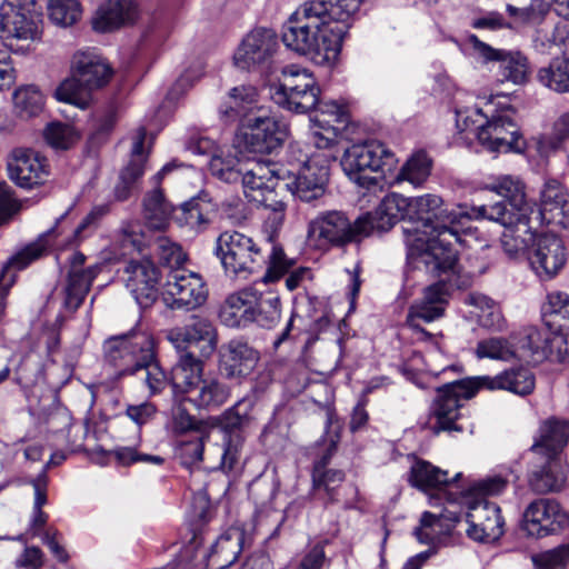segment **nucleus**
I'll use <instances>...</instances> for the list:
<instances>
[{
  "label": "nucleus",
  "instance_id": "obj_1",
  "mask_svg": "<svg viewBox=\"0 0 569 569\" xmlns=\"http://www.w3.org/2000/svg\"><path fill=\"white\" fill-rule=\"evenodd\" d=\"M471 218L472 210H449L435 193L408 198L392 192L378 206L379 231H387L403 220L407 258L417 261V267L423 264L432 271L452 270L458 259L455 244L462 241L461 232L468 230L465 224Z\"/></svg>",
  "mask_w": 569,
  "mask_h": 569
},
{
  "label": "nucleus",
  "instance_id": "obj_2",
  "mask_svg": "<svg viewBox=\"0 0 569 569\" xmlns=\"http://www.w3.org/2000/svg\"><path fill=\"white\" fill-rule=\"evenodd\" d=\"M362 0H309L282 26L281 40L291 51L319 66L333 62L350 20Z\"/></svg>",
  "mask_w": 569,
  "mask_h": 569
},
{
  "label": "nucleus",
  "instance_id": "obj_3",
  "mask_svg": "<svg viewBox=\"0 0 569 569\" xmlns=\"http://www.w3.org/2000/svg\"><path fill=\"white\" fill-rule=\"evenodd\" d=\"M535 388L536 376L523 366L511 367L493 377L480 376L445 383L437 389L429 416V429L433 435L462 432V401L472 398L479 389L505 390L526 397L531 395Z\"/></svg>",
  "mask_w": 569,
  "mask_h": 569
},
{
  "label": "nucleus",
  "instance_id": "obj_4",
  "mask_svg": "<svg viewBox=\"0 0 569 569\" xmlns=\"http://www.w3.org/2000/svg\"><path fill=\"white\" fill-rule=\"evenodd\" d=\"M216 254L230 277L248 279L267 266L262 277L264 283L278 281L295 264L293 260L287 258L281 246L272 244L270 253L266 256L253 238L236 230L219 234Z\"/></svg>",
  "mask_w": 569,
  "mask_h": 569
},
{
  "label": "nucleus",
  "instance_id": "obj_5",
  "mask_svg": "<svg viewBox=\"0 0 569 569\" xmlns=\"http://www.w3.org/2000/svg\"><path fill=\"white\" fill-rule=\"evenodd\" d=\"M104 362L113 368L118 377L144 373V383L151 396L160 393L167 386V373L157 360L156 341L152 335L139 329L113 336L103 343Z\"/></svg>",
  "mask_w": 569,
  "mask_h": 569
},
{
  "label": "nucleus",
  "instance_id": "obj_6",
  "mask_svg": "<svg viewBox=\"0 0 569 569\" xmlns=\"http://www.w3.org/2000/svg\"><path fill=\"white\" fill-rule=\"evenodd\" d=\"M491 190L505 201L473 207V218L488 219L506 227L501 246L510 258H516L527 248V242L519 232L527 233L530 230L531 208L526 199L525 184L519 179L507 176L493 183Z\"/></svg>",
  "mask_w": 569,
  "mask_h": 569
},
{
  "label": "nucleus",
  "instance_id": "obj_7",
  "mask_svg": "<svg viewBox=\"0 0 569 569\" xmlns=\"http://www.w3.org/2000/svg\"><path fill=\"white\" fill-rule=\"evenodd\" d=\"M378 208L367 212L353 222L345 212L330 210L319 213L309 223V239L319 249L341 248L368 237L373 230L379 231Z\"/></svg>",
  "mask_w": 569,
  "mask_h": 569
},
{
  "label": "nucleus",
  "instance_id": "obj_8",
  "mask_svg": "<svg viewBox=\"0 0 569 569\" xmlns=\"http://www.w3.org/2000/svg\"><path fill=\"white\" fill-rule=\"evenodd\" d=\"M415 262L418 263L417 261ZM421 267L431 276L439 277L440 280L427 287L422 298L410 306L406 323L411 329L426 333L420 326L421 321L431 322L442 317L450 292L453 289L468 288L472 282V278L469 273L462 272L458 260L452 270L439 268L432 271L427 266L420 264L419 268Z\"/></svg>",
  "mask_w": 569,
  "mask_h": 569
},
{
  "label": "nucleus",
  "instance_id": "obj_9",
  "mask_svg": "<svg viewBox=\"0 0 569 569\" xmlns=\"http://www.w3.org/2000/svg\"><path fill=\"white\" fill-rule=\"evenodd\" d=\"M340 163L352 181L369 189L378 184V178L371 173L391 170L396 163V157L382 142L370 140L348 148Z\"/></svg>",
  "mask_w": 569,
  "mask_h": 569
},
{
  "label": "nucleus",
  "instance_id": "obj_10",
  "mask_svg": "<svg viewBox=\"0 0 569 569\" xmlns=\"http://www.w3.org/2000/svg\"><path fill=\"white\" fill-rule=\"evenodd\" d=\"M321 90L311 72L298 66L282 70V79L271 98L279 107L295 113H308L319 103Z\"/></svg>",
  "mask_w": 569,
  "mask_h": 569
},
{
  "label": "nucleus",
  "instance_id": "obj_11",
  "mask_svg": "<svg viewBox=\"0 0 569 569\" xmlns=\"http://www.w3.org/2000/svg\"><path fill=\"white\" fill-rule=\"evenodd\" d=\"M42 7L37 0H4L0 4V37L34 40L40 34Z\"/></svg>",
  "mask_w": 569,
  "mask_h": 569
},
{
  "label": "nucleus",
  "instance_id": "obj_12",
  "mask_svg": "<svg viewBox=\"0 0 569 569\" xmlns=\"http://www.w3.org/2000/svg\"><path fill=\"white\" fill-rule=\"evenodd\" d=\"M459 503L467 507V535L469 538L490 542L498 540L505 532V519L500 507L487 499H477L470 495L459 497Z\"/></svg>",
  "mask_w": 569,
  "mask_h": 569
},
{
  "label": "nucleus",
  "instance_id": "obj_13",
  "mask_svg": "<svg viewBox=\"0 0 569 569\" xmlns=\"http://www.w3.org/2000/svg\"><path fill=\"white\" fill-rule=\"evenodd\" d=\"M163 296L171 309L193 310L204 303L207 290L199 273L176 268L166 273Z\"/></svg>",
  "mask_w": 569,
  "mask_h": 569
},
{
  "label": "nucleus",
  "instance_id": "obj_14",
  "mask_svg": "<svg viewBox=\"0 0 569 569\" xmlns=\"http://www.w3.org/2000/svg\"><path fill=\"white\" fill-rule=\"evenodd\" d=\"M335 157L328 152H316L308 157L293 179L288 178L286 187L301 201L310 202L325 194L329 179V166Z\"/></svg>",
  "mask_w": 569,
  "mask_h": 569
},
{
  "label": "nucleus",
  "instance_id": "obj_15",
  "mask_svg": "<svg viewBox=\"0 0 569 569\" xmlns=\"http://www.w3.org/2000/svg\"><path fill=\"white\" fill-rule=\"evenodd\" d=\"M286 136V130L274 118L261 113L239 124L237 131L238 142L254 153L273 152L283 143Z\"/></svg>",
  "mask_w": 569,
  "mask_h": 569
},
{
  "label": "nucleus",
  "instance_id": "obj_16",
  "mask_svg": "<svg viewBox=\"0 0 569 569\" xmlns=\"http://www.w3.org/2000/svg\"><path fill=\"white\" fill-rule=\"evenodd\" d=\"M277 46V36L272 29L256 28L237 48L233 63L241 70L260 71L269 66Z\"/></svg>",
  "mask_w": 569,
  "mask_h": 569
},
{
  "label": "nucleus",
  "instance_id": "obj_17",
  "mask_svg": "<svg viewBox=\"0 0 569 569\" xmlns=\"http://www.w3.org/2000/svg\"><path fill=\"white\" fill-rule=\"evenodd\" d=\"M479 142L493 152L522 153L527 147L518 123L507 112L492 116L478 128Z\"/></svg>",
  "mask_w": 569,
  "mask_h": 569
},
{
  "label": "nucleus",
  "instance_id": "obj_18",
  "mask_svg": "<svg viewBox=\"0 0 569 569\" xmlns=\"http://www.w3.org/2000/svg\"><path fill=\"white\" fill-rule=\"evenodd\" d=\"M569 527V513L551 498L532 501L523 513V529L529 536L542 538Z\"/></svg>",
  "mask_w": 569,
  "mask_h": 569
},
{
  "label": "nucleus",
  "instance_id": "obj_19",
  "mask_svg": "<svg viewBox=\"0 0 569 569\" xmlns=\"http://www.w3.org/2000/svg\"><path fill=\"white\" fill-rule=\"evenodd\" d=\"M168 339L180 352L194 350L204 359L214 352L218 343L214 326L200 317H192L189 323L171 329Z\"/></svg>",
  "mask_w": 569,
  "mask_h": 569
},
{
  "label": "nucleus",
  "instance_id": "obj_20",
  "mask_svg": "<svg viewBox=\"0 0 569 569\" xmlns=\"http://www.w3.org/2000/svg\"><path fill=\"white\" fill-rule=\"evenodd\" d=\"M315 116L311 121V139L318 149L331 148L349 121L347 110L336 101H323L319 97V103L312 110Z\"/></svg>",
  "mask_w": 569,
  "mask_h": 569
},
{
  "label": "nucleus",
  "instance_id": "obj_21",
  "mask_svg": "<svg viewBox=\"0 0 569 569\" xmlns=\"http://www.w3.org/2000/svg\"><path fill=\"white\" fill-rule=\"evenodd\" d=\"M528 260L531 269L541 280H550L567 262L566 247L553 233L539 234L529 250Z\"/></svg>",
  "mask_w": 569,
  "mask_h": 569
},
{
  "label": "nucleus",
  "instance_id": "obj_22",
  "mask_svg": "<svg viewBox=\"0 0 569 569\" xmlns=\"http://www.w3.org/2000/svg\"><path fill=\"white\" fill-rule=\"evenodd\" d=\"M147 130L139 127L133 137L128 163L121 169L114 186V198L118 201L128 200L139 190L140 180L144 173L150 149L146 148Z\"/></svg>",
  "mask_w": 569,
  "mask_h": 569
},
{
  "label": "nucleus",
  "instance_id": "obj_23",
  "mask_svg": "<svg viewBox=\"0 0 569 569\" xmlns=\"http://www.w3.org/2000/svg\"><path fill=\"white\" fill-rule=\"evenodd\" d=\"M7 169L9 178L23 189L43 184L49 176L47 159L31 149H14Z\"/></svg>",
  "mask_w": 569,
  "mask_h": 569
},
{
  "label": "nucleus",
  "instance_id": "obj_24",
  "mask_svg": "<svg viewBox=\"0 0 569 569\" xmlns=\"http://www.w3.org/2000/svg\"><path fill=\"white\" fill-rule=\"evenodd\" d=\"M467 40L472 46L475 52L481 57L485 62L496 61L500 63L503 80L511 81L516 84L527 81L529 62L527 57L521 52L495 49L481 41L476 34H469Z\"/></svg>",
  "mask_w": 569,
  "mask_h": 569
},
{
  "label": "nucleus",
  "instance_id": "obj_25",
  "mask_svg": "<svg viewBox=\"0 0 569 569\" xmlns=\"http://www.w3.org/2000/svg\"><path fill=\"white\" fill-rule=\"evenodd\" d=\"M127 288L142 308L150 307L158 299V284L162 271L148 259L131 260L126 266Z\"/></svg>",
  "mask_w": 569,
  "mask_h": 569
},
{
  "label": "nucleus",
  "instance_id": "obj_26",
  "mask_svg": "<svg viewBox=\"0 0 569 569\" xmlns=\"http://www.w3.org/2000/svg\"><path fill=\"white\" fill-rule=\"evenodd\" d=\"M86 256L81 252H73L69 258L70 269L67 274L64 287L63 306L67 310L74 312L82 305L92 282L99 274L100 264H92L83 268Z\"/></svg>",
  "mask_w": 569,
  "mask_h": 569
},
{
  "label": "nucleus",
  "instance_id": "obj_27",
  "mask_svg": "<svg viewBox=\"0 0 569 569\" xmlns=\"http://www.w3.org/2000/svg\"><path fill=\"white\" fill-rule=\"evenodd\" d=\"M547 310L555 319H562L569 328V295L562 291H552L547 296ZM547 360L552 362L569 361V332L551 331L547 329Z\"/></svg>",
  "mask_w": 569,
  "mask_h": 569
},
{
  "label": "nucleus",
  "instance_id": "obj_28",
  "mask_svg": "<svg viewBox=\"0 0 569 569\" xmlns=\"http://www.w3.org/2000/svg\"><path fill=\"white\" fill-rule=\"evenodd\" d=\"M259 352L242 339H232L220 350L219 370L228 379L243 378L252 372Z\"/></svg>",
  "mask_w": 569,
  "mask_h": 569
},
{
  "label": "nucleus",
  "instance_id": "obj_29",
  "mask_svg": "<svg viewBox=\"0 0 569 569\" xmlns=\"http://www.w3.org/2000/svg\"><path fill=\"white\" fill-rule=\"evenodd\" d=\"M274 163L261 160H247L241 171V179L246 197L251 194H261L269 189H286L290 184L287 183L284 176L274 169Z\"/></svg>",
  "mask_w": 569,
  "mask_h": 569
},
{
  "label": "nucleus",
  "instance_id": "obj_30",
  "mask_svg": "<svg viewBox=\"0 0 569 569\" xmlns=\"http://www.w3.org/2000/svg\"><path fill=\"white\" fill-rule=\"evenodd\" d=\"M72 72L82 87L90 91L102 88L112 77L111 67L96 50L74 53Z\"/></svg>",
  "mask_w": 569,
  "mask_h": 569
},
{
  "label": "nucleus",
  "instance_id": "obj_31",
  "mask_svg": "<svg viewBox=\"0 0 569 569\" xmlns=\"http://www.w3.org/2000/svg\"><path fill=\"white\" fill-rule=\"evenodd\" d=\"M258 302V291L244 288L227 297L219 311L221 322L230 328H246L253 323V308Z\"/></svg>",
  "mask_w": 569,
  "mask_h": 569
},
{
  "label": "nucleus",
  "instance_id": "obj_32",
  "mask_svg": "<svg viewBox=\"0 0 569 569\" xmlns=\"http://www.w3.org/2000/svg\"><path fill=\"white\" fill-rule=\"evenodd\" d=\"M569 442V420L550 418L541 425L530 450L540 457L562 458Z\"/></svg>",
  "mask_w": 569,
  "mask_h": 569
},
{
  "label": "nucleus",
  "instance_id": "obj_33",
  "mask_svg": "<svg viewBox=\"0 0 569 569\" xmlns=\"http://www.w3.org/2000/svg\"><path fill=\"white\" fill-rule=\"evenodd\" d=\"M203 361L197 357L194 350L180 352V356L171 369L170 377L167 376L168 385L177 393L190 396L193 389L203 380Z\"/></svg>",
  "mask_w": 569,
  "mask_h": 569
},
{
  "label": "nucleus",
  "instance_id": "obj_34",
  "mask_svg": "<svg viewBox=\"0 0 569 569\" xmlns=\"http://www.w3.org/2000/svg\"><path fill=\"white\" fill-rule=\"evenodd\" d=\"M515 359L537 366L547 360V329L527 327L511 336Z\"/></svg>",
  "mask_w": 569,
  "mask_h": 569
},
{
  "label": "nucleus",
  "instance_id": "obj_35",
  "mask_svg": "<svg viewBox=\"0 0 569 569\" xmlns=\"http://www.w3.org/2000/svg\"><path fill=\"white\" fill-rule=\"evenodd\" d=\"M545 462L529 476V486L537 493L559 492L566 488L568 465L563 458L541 457Z\"/></svg>",
  "mask_w": 569,
  "mask_h": 569
},
{
  "label": "nucleus",
  "instance_id": "obj_36",
  "mask_svg": "<svg viewBox=\"0 0 569 569\" xmlns=\"http://www.w3.org/2000/svg\"><path fill=\"white\" fill-rule=\"evenodd\" d=\"M216 204L207 191L199 192L188 201L181 203L174 211V221L180 226L201 232L211 223V216Z\"/></svg>",
  "mask_w": 569,
  "mask_h": 569
},
{
  "label": "nucleus",
  "instance_id": "obj_37",
  "mask_svg": "<svg viewBox=\"0 0 569 569\" xmlns=\"http://www.w3.org/2000/svg\"><path fill=\"white\" fill-rule=\"evenodd\" d=\"M138 14L134 0H107L92 19V27L99 32H109L132 23Z\"/></svg>",
  "mask_w": 569,
  "mask_h": 569
},
{
  "label": "nucleus",
  "instance_id": "obj_38",
  "mask_svg": "<svg viewBox=\"0 0 569 569\" xmlns=\"http://www.w3.org/2000/svg\"><path fill=\"white\" fill-rule=\"evenodd\" d=\"M220 112L229 121H239V124L246 122L250 117L260 114L257 89L252 86L232 88Z\"/></svg>",
  "mask_w": 569,
  "mask_h": 569
},
{
  "label": "nucleus",
  "instance_id": "obj_39",
  "mask_svg": "<svg viewBox=\"0 0 569 569\" xmlns=\"http://www.w3.org/2000/svg\"><path fill=\"white\" fill-rule=\"evenodd\" d=\"M540 213H550L549 219L559 218V222L569 228V193L557 179H547L540 190Z\"/></svg>",
  "mask_w": 569,
  "mask_h": 569
},
{
  "label": "nucleus",
  "instance_id": "obj_40",
  "mask_svg": "<svg viewBox=\"0 0 569 569\" xmlns=\"http://www.w3.org/2000/svg\"><path fill=\"white\" fill-rule=\"evenodd\" d=\"M230 395V387L219 378H203L187 400L198 409L217 410L228 401Z\"/></svg>",
  "mask_w": 569,
  "mask_h": 569
},
{
  "label": "nucleus",
  "instance_id": "obj_41",
  "mask_svg": "<svg viewBox=\"0 0 569 569\" xmlns=\"http://www.w3.org/2000/svg\"><path fill=\"white\" fill-rule=\"evenodd\" d=\"M44 246L41 243H32L27 246L22 251L12 257L6 266L0 270V318L4 313L6 297L10 287L14 282V274L11 268L21 270L29 266L32 261L42 256Z\"/></svg>",
  "mask_w": 569,
  "mask_h": 569
},
{
  "label": "nucleus",
  "instance_id": "obj_42",
  "mask_svg": "<svg viewBox=\"0 0 569 569\" xmlns=\"http://www.w3.org/2000/svg\"><path fill=\"white\" fill-rule=\"evenodd\" d=\"M174 211L176 208L166 200L159 186L143 198V218L150 229H164L170 217L174 219Z\"/></svg>",
  "mask_w": 569,
  "mask_h": 569
},
{
  "label": "nucleus",
  "instance_id": "obj_43",
  "mask_svg": "<svg viewBox=\"0 0 569 569\" xmlns=\"http://www.w3.org/2000/svg\"><path fill=\"white\" fill-rule=\"evenodd\" d=\"M409 481L421 490L440 489L450 485L447 471L425 460H417L411 466Z\"/></svg>",
  "mask_w": 569,
  "mask_h": 569
},
{
  "label": "nucleus",
  "instance_id": "obj_44",
  "mask_svg": "<svg viewBox=\"0 0 569 569\" xmlns=\"http://www.w3.org/2000/svg\"><path fill=\"white\" fill-rule=\"evenodd\" d=\"M538 80L558 93L569 92V58L556 57L538 71Z\"/></svg>",
  "mask_w": 569,
  "mask_h": 569
},
{
  "label": "nucleus",
  "instance_id": "obj_45",
  "mask_svg": "<svg viewBox=\"0 0 569 569\" xmlns=\"http://www.w3.org/2000/svg\"><path fill=\"white\" fill-rule=\"evenodd\" d=\"M13 108L21 119H30L39 116L44 107V97L38 87L23 86L13 92Z\"/></svg>",
  "mask_w": 569,
  "mask_h": 569
},
{
  "label": "nucleus",
  "instance_id": "obj_46",
  "mask_svg": "<svg viewBox=\"0 0 569 569\" xmlns=\"http://www.w3.org/2000/svg\"><path fill=\"white\" fill-rule=\"evenodd\" d=\"M432 169V159L423 151H417L403 163L398 179L408 181L415 187L422 186L429 178Z\"/></svg>",
  "mask_w": 569,
  "mask_h": 569
},
{
  "label": "nucleus",
  "instance_id": "obj_47",
  "mask_svg": "<svg viewBox=\"0 0 569 569\" xmlns=\"http://www.w3.org/2000/svg\"><path fill=\"white\" fill-rule=\"evenodd\" d=\"M345 481V472L338 469L312 471V488L317 492H323L326 506L340 501V490Z\"/></svg>",
  "mask_w": 569,
  "mask_h": 569
},
{
  "label": "nucleus",
  "instance_id": "obj_48",
  "mask_svg": "<svg viewBox=\"0 0 569 569\" xmlns=\"http://www.w3.org/2000/svg\"><path fill=\"white\" fill-rule=\"evenodd\" d=\"M244 162L232 154H218L210 159L209 170L218 179L228 183H236L240 182Z\"/></svg>",
  "mask_w": 569,
  "mask_h": 569
},
{
  "label": "nucleus",
  "instance_id": "obj_49",
  "mask_svg": "<svg viewBox=\"0 0 569 569\" xmlns=\"http://www.w3.org/2000/svg\"><path fill=\"white\" fill-rule=\"evenodd\" d=\"M280 298L274 295L262 296L258 292V302L253 308V317L261 328H273L281 318Z\"/></svg>",
  "mask_w": 569,
  "mask_h": 569
},
{
  "label": "nucleus",
  "instance_id": "obj_50",
  "mask_svg": "<svg viewBox=\"0 0 569 569\" xmlns=\"http://www.w3.org/2000/svg\"><path fill=\"white\" fill-rule=\"evenodd\" d=\"M252 407L251 399L243 398L237 401L219 417V426L227 432L244 428L250 422Z\"/></svg>",
  "mask_w": 569,
  "mask_h": 569
},
{
  "label": "nucleus",
  "instance_id": "obj_51",
  "mask_svg": "<svg viewBox=\"0 0 569 569\" xmlns=\"http://www.w3.org/2000/svg\"><path fill=\"white\" fill-rule=\"evenodd\" d=\"M286 190L287 189H269L266 192H261L260 196H249L251 201H254L270 210L267 222L274 230L282 226L286 217V203L281 199H278V193Z\"/></svg>",
  "mask_w": 569,
  "mask_h": 569
},
{
  "label": "nucleus",
  "instance_id": "obj_52",
  "mask_svg": "<svg viewBox=\"0 0 569 569\" xmlns=\"http://www.w3.org/2000/svg\"><path fill=\"white\" fill-rule=\"evenodd\" d=\"M513 341L502 337H492L477 343L476 355L479 359L510 361L515 359Z\"/></svg>",
  "mask_w": 569,
  "mask_h": 569
},
{
  "label": "nucleus",
  "instance_id": "obj_53",
  "mask_svg": "<svg viewBox=\"0 0 569 569\" xmlns=\"http://www.w3.org/2000/svg\"><path fill=\"white\" fill-rule=\"evenodd\" d=\"M46 142L57 149L67 150L73 147L79 140V133L69 123L51 122L43 130Z\"/></svg>",
  "mask_w": 569,
  "mask_h": 569
},
{
  "label": "nucleus",
  "instance_id": "obj_54",
  "mask_svg": "<svg viewBox=\"0 0 569 569\" xmlns=\"http://www.w3.org/2000/svg\"><path fill=\"white\" fill-rule=\"evenodd\" d=\"M48 11L50 20L60 27H69L81 17V7L78 0H49Z\"/></svg>",
  "mask_w": 569,
  "mask_h": 569
},
{
  "label": "nucleus",
  "instance_id": "obj_55",
  "mask_svg": "<svg viewBox=\"0 0 569 569\" xmlns=\"http://www.w3.org/2000/svg\"><path fill=\"white\" fill-rule=\"evenodd\" d=\"M569 138V113H565L553 123L551 134H541L537 138V150L541 156L558 150L561 143Z\"/></svg>",
  "mask_w": 569,
  "mask_h": 569
},
{
  "label": "nucleus",
  "instance_id": "obj_56",
  "mask_svg": "<svg viewBox=\"0 0 569 569\" xmlns=\"http://www.w3.org/2000/svg\"><path fill=\"white\" fill-rule=\"evenodd\" d=\"M89 92L90 90L84 89L72 72V77L62 81L56 89L54 97L59 101L84 109L89 103Z\"/></svg>",
  "mask_w": 569,
  "mask_h": 569
},
{
  "label": "nucleus",
  "instance_id": "obj_57",
  "mask_svg": "<svg viewBox=\"0 0 569 569\" xmlns=\"http://www.w3.org/2000/svg\"><path fill=\"white\" fill-rule=\"evenodd\" d=\"M509 485V478L502 475L487 476L483 479L475 481L468 489L460 492L462 495H470L477 499H486L488 496H498L502 493Z\"/></svg>",
  "mask_w": 569,
  "mask_h": 569
},
{
  "label": "nucleus",
  "instance_id": "obj_58",
  "mask_svg": "<svg viewBox=\"0 0 569 569\" xmlns=\"http://www.w3.org/2000/svg\"><path fill=\"white\" fill-rule=\"evenodd\" d=\"M209 437L208 432H198L193 436H187L177 447V455L181 463L191 467L202 460L204 439Z\"/></svg>",
  "mask_w": 569,
  "mask_h": 569
},
{
  "label": "nucleus",
  "instance_id": "obj_59",
  "mask_svg": "<svg viewBox=\"0 0 569 569\" xmlns=\"http://www.w3.org/2000/svg\"><path fill=\"white\" fill-rule=\"evenodd\" d=\"M154 249L159 257L160 264L168 271L176 268H183L182 264L187 260V256L179 244L168 238L161 237L157 239Z\"/></svg>",
  "mask_w": 569,
  "mask_h": 569
},
{
  "label": "nucleus",
  "instance_id": "obj_60",
  "mask_svg": "<svg viewBox=\"0 0 569 569\" xmlns=\"http://www.w3.org/2000/svg\"><path fill=\"white\" fill-rule=\"evenodd\" d=\"M242 533L236 529H231L222 533L211 547L212 555H223L227 565L233 563L240 551L242 543Z\"/></svg>",
  "mask_w": 569,
  "mask_h": 569
},
{
  "label": "nucleus",
  "instance_id": "obj_61",
  "mask_svg": "<svg viewBox=\"0 0 569 569\" xmlns=\"http://www.w3.org/2000/svg\"><path fill=\"white\" fill-rule=\"evenodd\" d=\"M173 429L177 433L193 436L198 432H208L207 425L191 416L183 407L172 410Z\"/></svg>",
  "mask_w": 569,
  "mask_h": 569
},
{
  "label": "nucleus",
  "instance_id": "obj_62",
  "mask_svg": "<svg viewBox=\"0 0 569 569\" xmlns=\"http://www.w3.org/2000/svg\"><path fill=\"white\" fill-rule=\"evenodd\" d=\"M17 380L26 387H31L42 378V365L30 357L24 358L17 368Z\"/></svg>",
  "mask_w": 569,
  "mask_h": 569
},
{
  "label": "nucleus",
  "instance_id": "obj_63",
  "mask_svg": "<svg viewBox=\"0 0 569 569\" xmlns=\"http://www.w3.org/2000/svg\"><path fill=\"white\" fill-rule=\"evenodd\" d=\"M537 569H569V546L563 551H550L533 557Z\"/></svg>",
  "mask_w": 569,
  "mask_h": 569
},
{
  "label": "nucleus",
  "instance_id": "obj_64",
  "mask_svg": "<svg viewBox=\"0 0 569 569\" xmlns=\"http://www.w3.org/2000/svg\"><path fill=\"white\" fill-rule=\"evenodd\" d=\"M156 412V406L151 402L129 405L126 409V416L139 427L151 421Z\"/></svg>",
  "mask_w": 569,
  "mask_h": 569
}]
</instances>
